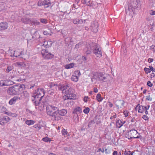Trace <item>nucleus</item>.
I'll return each mask as SVG.
<instances>
[{
    "label": "nucleus",
    "mask_w": 155,
    "mask_h": 155,
    "mask_svg": "<svg viewBox=\"0 0 155 155\" xmlns=\"http://www.w3.org/2000/svg\"><path fill=\"white\" fill-rule=\"evenodd\" d=\"M115 103V105L118 109L122 108L124 104V101L123 100L117 101Z\"/></svg>",
    "instance_id": "f8f14e48"
},
{
    "label": "nucleus",
    "mask_w": 155,
    "mask_h": 155,
    "mask_svg": "<svg viewBox=\"0 0 155 155\" xmlns=\"http://www.w3.org/2000/svg\"><path fill=\"white\" fill-rule=\"evenodd\" d=\"M13 67L11 66H8L7 68L6 71H7L8 72H9L11 71L12 69H13Z\"/></svg>",
    "instance_id": "6e6d98bb"
},
{
    "label": "nucleus",
    "mask_w": 155,
    "mask_h": 155,
    "mask_svg": "<svg viewBox=\"0 0 155 155\" xmlns=\"http://www.w3.org/2000/svg\"><path fill=\"white\" fill-rule=\"evenodd\" d=\"M95 123V121L94 120V119L93 120H91L88 123V126L89 127H91L93 124H94Z\"/></svg>",
    "instance_id": "c9c22d12"
},
{
    "label": "nucleus",
    "mask_w": 155,
    "mask_h": 155,
    "mask_svg": "<svg viewBox=\"0 0 155 155\" xmlns=\"http://www.w3.org/2000/svg\"><path fill=\"white\" fill-rule=\"evenodd\" d=\"M74 65V63H71L64 65V68L66 69H69L73 68Z\"/></svg>",
    "instance_id": "c85d7f7f"
},
{
    "label": "nucleus",
    "mask_w": 155,
    "mask_h": 155,
    "mask_svg": "<svg viewBox=\"0 0 155 155\" xmlns=\"http://www.w3.org/2000/svg\"><path fill=\"white\" fill-rule=\"evenodd\" d=\"M75 75H76L78 77L80 76L81 75V73L80 71H74V73Z\"/></svg>",
    "instance_id": "09e8293b"
},
{
    "label": "nucleus",
    "mask_w": 155,
    "mask_h": 155,
    "mask_svg": "<svg viewBox=\"0 0 155 155\" xmlns=\"http://www.w3.org/2000/svg\"><path fill=\"white\" fill-rule=\"evenodd\" d=\"M87 3L86 5L91 7L92 5V1L91 0H88Z\"/></svg>",
    "instance_id": "a18cd8bd"
},
{
    "label": "nucleus",
    "mask_w": 155,
    "mask_h": 155,
    "mask_svg": "<svg viewBox=\"0 0 155 155\" xmlns=\"http://www.w3.org/2000/svg\"><path fill=\"white\" fill-rule=\"evenodd\" d=\"M124 114L126 117L128 116L129 112L127 110H125L124 112Z\"/></svg>",
    "instance_id": "13d9d810"
},
{
    "label": "nucleus",
    "mask_w": 155,
    "mask_h": 155,
    "mask_svg": "<svg viewBox=\"0 0 155 155\" xmlns=\"http://www.w3.org/2000/svg\"><path fill=\"white\" fill-rule=\"evenodd\" d=\"M61 133L62 135L64 136H65V135H67L68 134V133L67 130L64 129H63L62 130H61Z\"/></svg>",
    "instance_id": "37998d69"
},
{
    "label": "nucleus",
    "mask_w": 155,
    "mask_h": 155,
    "mask_svg": "<svg viewBox=\"0 0 155 155\" xmlns=\"http://www.w3.org/2000/svg\"><path fill=\"white\" fill-rule=\"evenodd\" d=\"M124 153L126 155H133V153L129 150H126L124 152Z\"/></svg>",
    "instance_id": "c03bdc74"
},
{
    "label": "nucleus",
    "mask_w": 155,
    "mask_h": 155,
    "mask_svg": "<svg viewBox=\"0 0 155 155\" xmlns=\"http://www.w3.org/2000/svg\"><path fill=\"white\" fill-rule=\"evenodd\" d=\"M64 84H59L58 86V89L59 90L62 91L63 90V87Z\"/></svg>",
    "instance_id": "5fc2aeb1"
},
{
    "label": "nucleus",
    "mask_w": 155,
    "mask_h": 155,
    "mask_svg": "<svg viewBox=\"0 0 155 155\" xmlns=\"http://www.w3.org/2000/svg\"><path fill=\"white\" fill-rule=\"evenodd\" d=\"M47 48L51 47L52 44V43L51 41H47Z\"/></svg>",
    "instance_id": "3c124183"
},
{
    "label": "nucleus",
    "mask_w": 155,
    "mask_h": 155,
    "mask_svg": "<svg viewBox=\"0 0 155 155\" xmlns=\"http://www.w3.org/2000/svg\"><path fill=\"white\" fill-rule=\"evenodd\" d=\"M22 21L25 24H29L31 22V20L28 18H25L21 19Z\"/></svg>",
    "instance_id": "4be33fe9"
},
{
    "label": "nucleus",
    "mask_w": 155,
    "mask_h": 155,
    "mask_svg": "<svg viewBox=\"0 0 155 155\" xmlns=\"http://www.w3.org/2000/svg\"><path fill=\"white\" fill-rule=\"evenodd\" d=\"M146 100L147 101H151L152 100V98L150 97V95L147 96H146Z\"/></svg>",
    "instance_id": "052dcab7"
},
{
    "label": "nucleus",
    "mask_w": 155,
    "mask_h": 155,
    "mask_svg": "<svg viewBox=\"0 0 155 155\" xmlns=\"http://www.w3.org/2000/svg\"><path fill=\"white\" fill-rule=\"evenodd\" d=\"M82 112V110L80 107H77L74 108L72 112L73 114H80Z\"/></svg>",
    "instance_id": "412c9836"
},
{
    "label": "nucleus",
    "mask_w": 155,
    "mask_h": 155,
    "mask_svg": "<svg viewBox=\"0 0 155 155\" xmlns=\"http://www.w3.org/2000/svg\"><path fill=\"white\" fill-rule=\"evenodd\" d=\"M55 86H57V84H51V85L50 87L47 90V92L48 94L50 95H53L54 94V89H53L52 88V87Z\"/></svg>",
    "instance_id": "dca6fc26"
},
{
    "label": "nucleus",
    "mask_w": 155,
    "mask_h": 155,
    "mask_svg": "<svg viewBox=\"0 0 155 155\" xmlns=\"http://www.w3.org/2000/svg\"><path fill=\"white\" fill-rule=\"evenodd\" d=\"M50 3L49 0H40L38 3V6L45 5Z\"/></svg>",
    "instance_id": "4468645a"
},
{
    "label": "nucleus",
    "mask_w": 155,
    "mask_h": 155,
    "mask_svg": "<svg viewBox=\"0 0 155 155\" xmlns=\"http://www.w3.org/2000/svg\"><path fill=\"white\" fill-rule=\"evenodd\" d=\"M116 124L117 126L119 128L121 127L124 124V123H123V122L120 120H118L116 122Z\"/></svg>",
    "instance_id": "a878e982"
},
{
    "label": "nucleus",
    "mask_w": 155,
    "mask_h": 155,
    "mask_svg": "<svg viewBox=\"0 0 155 155\" xmlns=\"http://www.w3.org/2000/svg\"><path fill=\"white\" fill-rule=\"evenodd\" d=\"M144 70L147 74H148L150 72V68H144Z\"/></svg>",
    "instance_id": "864d4df0"
},
{
    "label": "nucleus",
    "mask_w": 155,
    "mask_h": 155,
    "mask_svg": "<svg viewBox=\"0 0 155 155\" xmlns=\"http://www.w3.org/2000/svg\"><path fill=\"white\" fill-rule=\"evenodd\" d=\"M8 27V24L6 22H1L0 23V30L7 29Z\"/></svg>",
    "instance_id": "a211bd4d"
},
{
    "label": "nucleus",
    "mask_w": 155,
    "mask_h": 155,
    "mask_svg": "<svg viewBox=\"0 0 155 155\" xmlns=\"http://www.w3.org/2000/svg\"><path fill=\"white\" fill-rule=\"evenodd\" d=\"M15 85L16 86L18 87V91L19 93L21 92L22 91L23 89L25 88V85L23 84Z\"/></svg>",
    "instance_id": "bb28decb"
},
{
    "label": "nucleus",
    "mask_w": 155,
    "mask_h": 155,
    "mask_svg": "<svg viewBox=\"0 0 155 155\" xmlns=\"http://www.w3.org/2000/svg\"><path fill=\"white\" fill-rule=\"evenodd\" d=\"M41 93H42L43 95L40 97V99H39V101H40L42 99V98L45 95V91L43 88H38L37 91L35 93V94H37L38 95L40 96L41 95Z\"/></svg>",
    "instance_id": "9b49d317"
},
{
    "label": "nucleus",
    "mask_w": 155,
    "mask_h": 155,
    "mask_svg": "<svg viewBox=\"0 0 155 155\" xmlns=\"http://www.w3.org/2000/svg\"><path fill=\"white\" fill-rule=\"evenodd\" d=\"M140 2L139 0H131L130 5L128 6V11L132 12L134 10L140 8L141 6Z\"/></svg>",
    "instance_id": "7ed1b4c3"
},
{
    "label": "nucleus",
    "mask_w": 155,
    "mask_h": 155,
    "mask_svg": "<svg viewBox=\"0 0 155 155\" xmlns=\"http://www.w3.org/2000/svg\"><path fill=\"white\" fill-rule=\"evenodd\" d=\"M40 21L44 24H46L47 23V20L45 18H41Z\"/></svg>",
    "instance_id": "8fccbe9b"
},
{
    "label": "nucleus",
    "mask_w": 155,
    "mask_h": 155,
    "mask_svg": "<svg viewBox=\"0 0 155 155\" xmlns=\"http://www.w3.org/2000/svg\"><path fill=\"white\" fill-rule=\"evenodd\" d=\"M149 13L151 15H155V10H150Z\"/></svg>",
    "instance_id": "4d7b16f0"
},
{
    "label": "nucleus",
    "mask_w": 155,
    "mask_h": 155,
    "mask_svg": "<svg viewBox=\"0 0 155 155\" xmlns=\"http://www.w3.org/2000/svg\"><path fill=\"white\" fill-rule=\"evenodd\" d=\"M6 86H9L13 84L14 83L10 80H5Z\"/></svg>",
    "instance_id": "2f4dec72"
},
{
    "label": "nucleus",
    "mask_w": 155,
    "mask_h": 155,
    "mask_svg": "<svg viewBox=\"0 0 155 155\" xmlns=\"http://www.w3.org/2000/svg\"><path fill=\"white\" fill-rule=\"evenodd\" d=\"M20 57L26 60L27 59H28L29 58V56L28 54H27L26 52H25L23 51H21L20 52Z\"/></svg>",
    "instance_id": "aec40b11"
},
{
    "label": "nucleus",
    "mask_w": 155,
    "mask_h": 155,
    "mask_svg": "<svg viewBox=\"0 0 155 155\" xmlns=\"http://www.w3.org/2000/svg\"><path fill=\"white\" fill-rule=\"evenodd\" d=\"M78 19H74L73 20V23L75 24L78 25Z\"/></svg>",
    "instance_id": "603ef678"
},
{
    "label": "nucleus",
    "mask_w": 155,
    "mask_h": 155,
    "mask_svg": "<svg viewBox=\"0 0 155 155\" xmlns=\"http://www.w3.org/2000/svg\"><path fill=\"white\" fill-rule=\"evenodd\" d=\"M137 107H138L139 110H138V112L139 113H143V111H144V110H146V109H145V108L144 107H145V106H142V105H140L139 104H138L137 105V106L135 108V109H137Z\"/></svg>",
    "instance_id": "6ab92c4d"
},
{
    "label": "nucleus",
    "mask_w": 155,
    "mask_h": 155,
    "mask_svg": "<svg viewBox=\"0 0 155 155\" xmlns=\"http://www.w3.org/2000/svg\"><path fill=\"white\" fill-rule=\"evenodd\" d=\"M83 44V42H80L76 44L75 45V48L77 49L79 48L80 47L82 46V45Z\"/></svg>",
    "instance_id": "49530a36"
},
{
    "label": "nucleus",
    "mask_w": 155,
    "mask_h": 155,
    "mask_svg": "<svg viewBox=\"0 0 155 155\" xmlns=\"http://www.w3.org/2000/svg\"><path fill=\"white\" fill-rule=\"evenodd\" d=\"M142 118L146 120H147L148 119V117L145 115H144L142 117Z\"/></svg>",
    "instance_id": "680f3d73"
},
{
    "label": "nucleus",
    "mask_w": 155,
    "mask_h": 155,
    "mask_svg": "<svg viewBox=\"0 0 155 155\" xmlns=\"http://www.w3.org/2000/svg\"><path fill=\"white\" fill-rule=\"evenodd\" d=\"M149 68H150V71H151L153 72H154L155 71V69L153 68L152 66H149Z\"/></svg>",
    "instance_id": "0e129e2a"
},
{
    "label": "nucleus",
    "mask_w": 155,
    "mask_h": 155,
    "mask_svg": "<svg viewBox=\"0 0 155 155\" xmlns=\"http://www.w3.org/2000/svg\"><path fill=\"white\" fill-rule=\"evenodd\" d=\"M140 137H141V136H137L136 137H135L134 136H133V137H130V139H132V138H140Z\"/></svg>",
    "instance_id": "69168bd1"
},
{
    "label": "nucleus",
    "mask_w": 155,
    "mask_h": 155,
    "mask_svg": "<svg viewBox=\"0 0 155 155\" xmlns=\"http://www.w3.org/2000/svg\"><path fill=\"white\" fill-rule=\"evenodd\" d=\"M111 115V116L110 117V119L111 120H112L113 119H115V118H116V117H117L116 114L114 112L113 113H112Z\"/></svg>",
    "instance_id": "a19ab883"
},
{
    "label": "nucleus",
    "mask_w": 155,
    "mask_h": 155,
    "mask_svg": "<svg viewBox=\"0 0 155 155\" xmlns=\"http://www.w3.org/2000/svg\"><path fill=\"white\" fill-rule=\"evenodd\" d=\"M43 34L46 35H51V34H50V32L47 31H44L43 32Z\"/></svg>",
    "instance_id": "bf43d9fd"
},
{
    "label": "nucleus",
    "mask_w": 155,
    "mask_h": 155,
    "mask_svg": "<svg viewBox=\"0 0 155 155\" xmlns=\"http://www.w3.org/2000/svg\"><path fill=\"white\" fill-rule=\"evenodd\" d=\"M84 52L87 54H90L93 51L94 54L97 57H101L102 56V52L100 46L96 43H92L89 46H86L84 49Z\"/></svg>",
    "instance_id": "f257e3e1"
},
{
    "label": "nucleus",
    "mask_w": 155,
    "mask_h": 155,
    "mask_svg": "<svg viewBox=\"0 0 155 155\" xmlns=\"http://www.w3.org/2000/svg\"><path fill=\"white\" fill-rule=\"evenodd\" d=\"M147 85L149 87H151L153 86L152 84L150 81H148L147 82Z\"/></svg>",
    "instance_id": "e2e57ef3"
},
{
    "label": "nucleus",
    "mask_w": 155,
    "mask_h": 155,
    "mask_svg": "<svg viewBox=\"0 0 155 155\" xmlns=\"http://www.w3.org/2000/svg\"><path fill=\"white\" fill-rule=\"evenodd\" d=\"M46 108L48 115L51 114L54 111H58L59 110L58 107L51 105L47 107Z\"/></svg>",
    "instance_id": "6e6552de"
},
{
    "label": "nucleus",
    "mask_w": 155,
    "mask_h": 155,
    "mask_svg": "<svg viewBox=\"0 0 155 155\" xmlns=\"http://www.w3.org/2000/svg\"><path fill=\"white\" fill-rule=\"evenodd\" d=\"M6 108L3 106H0V112L5 113L6 110Z\"/></svg>",
    "instance_id": "473e14b6"
},
{
    "label": "nucleus",
    "mask_w": 155,
    "mask_h": 155,
    "mask_svg": "<svg viewBox=\"0 0 155 155\" xmlns=\"http://www.w3.org/2000/svg\"><path fill=\"white\" fill-rule=\"evenodd\" d=\"M109 77L108 75L101 73H95L94 75V78L95 79L104 82L108 81L109 80Z\"/></svg>",
    "instance_id": "f03ea898"
},
{
    "label": "nucleus",
    "mask_w": 155,
    "mask_h": 155,
    "mask_svg": "<svg viewBox=\"0 0 155 155\" xmlns=\"http://www.w3.org/2000/svg\"><path fill=\"white\" fill-rule=\"evenodd\" d=\"M104 148H102V149H101V148H100L98 149V150L97 151V152L101 151L102 153H103L104 152Z\"/></svg>",
    "instance_id": "774afa93"
},
{
    "label": "nucleus",
    "mask_w": 155,
    "mask_h": 155,
    "mask_svg": "<svg viewBox=\"0 0 155 155\" xmlns=\"http://www.w3.org/2000/svg\"><path fill=\"white\" fill-rule=\"evenodd\" d=\"M43 141L48 142H50L51 141V138H48V137H44L42 140Z\"/></svg>",
    "instance_id": "4c0bfd02"
},
{
    "label": "nucleus",
    "mask_w": 155,
    "mask_h": 155,
    "mask_svg": "<svg viewBox=\"0 0 155 155\" xmlns=\"http://www.w3.org/2000/svg\"><path fill=\"white\" fill-rule=\"evenodd\" d=\"M20 56V52L18 51H13V54L11 55V57H18Z\"/></svg>",
    "instance_id": "b1692460"
},
{
    "label": "nucleus",
    "mask_w": 155,
    "mask_h": 155,
    "mask_svg": "<svg viewBox=\"0 0 155 155\" xmlns=\"http://www.w3.org/2000/svg\"><path fill=\"white\" fill-rule=\"evenodd\" d=\"M31 22H32V23H33V24L34 25H39L40 24V22L38 21V20L35 19L31 20Z\"/></svg>",
    "instance_id": "e433bc0d"
},
{
    "label": "nucleus",
    "mask_w": 155,
    "mask_h": 155,
    "mask_svg": "<svg viewBox=\"0 0 155 155\" xmlns=\"http://www.w3.org/2000/svg\"><path fill=\"white\" fill-rule=\"evenodd\" d=\"M98 24L96 22L92 23L91 27L93 31L94 32H97L98 31Z\"/></svg>",
    "instance_id": "2eb2a0df"
},
{
    "label": "nucleus",
    "mask_w": 155,
    "mask_h": 155,
    "mask_svg": "<svg viewBox=\"0 0 155 155\" xmlns=\"http://www.w3.org/2000/svg\"><path fill=\"white\" fill-rule=\"evenodd\" d=\"M69 87V85L68 84H64L63 87L62 91H64L65 90H66L67 88H68Z\"/></svg>",
    "instance_id": "f704fd0d"
},
{
    "label": "nucleus",
    "mask_w": 155,
    "mask_h": 155,
    "mask_svg": "<svg viewBox=\"0 0 155 155\" xmlns=\"http://www.w3.org/2000/svg\"><path fill=\"white\" fill-rule=\"evenodd\" d=\"M21 99L20 100H22L25 98H26L29 97L28 93L26 91H24L22 93H21L20 95H18Z\"/></svg>",
    "instance_id": "ddd939ff"
},
{
    "label": "nucleus",
    "mask_w": 155,
    "mask_h": 155,
    "mask_svg": "<svg viewBox=\"0 0 155 155\" xmlns=\"http://www.w3.org/2000/svg\"><path fill=\"white\" fill-rule=\"evenodd\" d=\"M16 64L18 66L21 67H24L25 66V64L23 62H17Z\"/></svg>",
    "instance_id": "72a5a7b5"
},
{
    "label": "nucleus",
    "mask_w": 155,
    "mask_h": 155,
    "mask_svg": "<svg viewBox=\"0 0 155 155\" xmlns=\"http://www.w3.org/2000/svg\"><path fill=\"white\" fill-rule=\"evenodd\" d=\"M10 120V118L7 116L1 117H0V124L4 125L5 123H7Z\"/></svg>",
    "instance_id": "9d476101"
},
{
    "label": "nucleus",
    "mask_w": 155,
    "mask_h": 155,
    "mask_svg": "<svg viewBox=\"0 0 155 155\" xmlns=\"http://www.w3.org/2000/svg\"><path fill=\"white\" fill-rule=\"evenodd\" d=\"M71 80L73 81L77 82L78 80V77L77 76L74 74L72 76Z\"/></svg>",
    "instance_id": "cd10ccee"
},
{
    "label": "nucleus",
    "mask_w": 155,
    "mask_h": 155,
    "mask_svg": "<svg viewBox=\"0 0 155 155\" xmlns=\"http://www.w3.org/2000/svg\"><path fill=\"white\" fill-rule=\"evenodd\" d=\"M48 115L51 117L52 120L54 121H58L61 118L58 111H54L53 113Z\"/></svg>",
    "instance_id": "0eeeda50"
},
{
    "label": "nucleus",
    "mask_w": 155,
    "mask_h": 155,
    "mask_svg": "<svg viewBox=\"0 0 155 155\" xmlns=\"http://www.w3.org/2000/svg\"><path fill=\"white\" fill-rule=\"evenodd\" d=\"M41 53L43 57L46 59H51L54 57V55L50 52L47 49L42 50Z\"/></svg>",
    "instance_id": "39448f33"
},
{
    "label": "nucleus",
    "mask_w": 155,
    "mask_h": 155,
    "mask_svg": "<svg viewBox=\"0 0 155 155\" xmlns=\"http://www.w3.org/2000/svg\"><path fill=\"white\" fill-rule=\"evenodd\" d=\"M18 87L15 85L10 87L8 90V93L12 95H16L19 94L18 91Z\"/></svg>",
    "instance_id": "423d86ee"
},
{
    "label": "nucleus",
    "mask_w": 155,
    "mask_h": 155,
    "mask_svg": "<svg viewBox=\"0 0 155 155\" xmlns=\"http://www.w3.org/2000/svg\"><path fill=\"white\" fill-rule=\"evenodd\" d=\"M73 120L76 123L79 122V117L78 114H73Z\"/></svg>",
    "instance_id": "5701e85b"
},
{
    "label": "nucleus",
    "mask_w": 155,
    "mask_h": 155,
    "mask_svg": "<svg viewBox=\"0 0 155 155\" xmlns=\"http://www.w3.org/2000/svg\"><path fill=\"white\" fill-rule=\"evenodd\" d=\"M62 93H65V97L64 98V100L68 99H74L76 98L75 94H73L71 88H68L64 91H62Z\"/></svg>",
    "instance_id": "20e7f679"
},
{
    "label": "nucleus",
    "mask_w": 155,
    "mask_h": 155,
    "mask_svg": "<svg viewBox=\"0 0 155 155\" xmlns=\"http://www.w3.org/2000/svg\"><path fill=\"white\" fill-rule=\"evenodd\" d=\"M35 123L34 121L31 120H27L25 121V124L28 125L33 124Z\"/></svg>",
    "instance_id": "7c9ffc66"
},
{
    "label": "nucleus",
    "mask_w": 155,
    "mask_h": 155,
    "mask_svg": "<svg viewBox=\"0 0 155 155\" xmlns=\"http://www.w3.org/2000/svg\"><path fill=\"white\" fill-rule=\"evenodd\" d=\"M94 119L95 121V123H96L97 124H98L101 123V120L98 116H95Z\"/></svg>",
    "instance_id": "c756f323"
},
{
    "label": "nucleus",
    "mask_w": 155,
    "mask_h": 155,
    "mask_svg": "<svg viewBox=\"0 0 155 155\" xmlns=\"http://www.w3.org/2000/svg\"><path fill=\"white\" fill-rule=\"evenodd\" d=\"M96 98L98 102L101 101L102 100V98L101 96V94H97L96 96Z\"/></svg>",
    "instance_id": "58836bf2"
},
{
    "label": "nucleus",
    "mask_w": 155,
    "mask_h": 155,
    "mask_svg": "<svg viewBox=\"0 0 155 155\" xmlns=\"http://www.w3.org/2000/svg\"><path fill=\"white\" fill-rule=\"evenodd\" d=\"M88 98V96H85L84 98V101L85 102H87V99Z\"/></svg>",
    "instance_id": "338daca9"
},
{
    "label": "nucleus",
    "mask_w": 155,
    "mask_h": 155,
    "mask_svg": "<svg viewBox=\"0 0 155 155\" xmlns=\"http://www.w3.org/2000/svg\"><path fill=\"white\" fill-rule=\"evenodd\" d=\"M20 99H21V98L19 97V96H15L13 98H12L9 101V103L10 105H12L13 104H14L18 100H20Z\"/></svg>",
    "instance_id": "f3484780"
},
{
    "label": "nucleus",
    "mask_w": 155,
    "mask_h": 155,
    "mask_svg": "<svg viewBox=\"0 0 155 155\" xmlns=\"http://www.w3.org/2000/svg\"><path fill=\"white\" fill-rule=\"evenodd\" d=\"M58 111L59 114L60 116H64L67 113V111L65 109H62L61 110H58Z\"/></svg>",
    "instance_id": "393cba45"
},
{
    "label": "nucleus",
    "mask_w": 155,
    "mask_h": 155,
    "mask_svg": "<svg viewBox=\"0 0 155 155\" xmlns=\"http://www.w3.org/2000/svg\"><path fill=\"white\" fill-rule=\"evenodd\" d=\"M90 110V108L89 107H86L83 110V112L85 114H87L89 112Z\"/></svg>",
    "instance_id": "79ce46f5"
},
{
    "label": "nucleus",
    "mask_w": 155,
    "mask_h": 155,
    "mask_svg": "<svg viewBox=\"0 0 155 155\" xmlns=\"http://www.w3.org/2000/svg\"><path fill=\"white\" fill-rule=\"evenodd\" d=\"M78 24H82L83 23H85L86 22V20H83L82 19H79L78 20Z\"/></svg>",
    "instance_id": "de8ad7c7"
},
{
    "label": "nucleus",
    "mask_w": 155,
    "mask_h": 155,
    "mask_svg": "<svg viewBox=\"0 0 155 155\" xmlns=\"http://www.w3.org/2000/svg\"><path fill=\"white\" fill-rule=\"evenodd\" d=\"M138 133L137 131L135 130L132 129L127 132L126 134L125 137L128 139L130 140L131 139H130V137L134 136L136 134Z\"/></svg>",
    "instance_id": "1a4fd4ad"
},
{
    "label": "nucleus",
    "mask_w": 155,
    "mask_h": 155,
    "mask_svg": "<svg viewBox=\"0 0 155 155\" xmlns=\"http://www.w3.org/2000/svg\"><path fill=\"white\" fill-rule=\"evenodd\" d=\"M5 80H2L0 81V85L1 86H6Z\"/></svg>",
    "instance_id": "ea45409f"
}]
</instances>
